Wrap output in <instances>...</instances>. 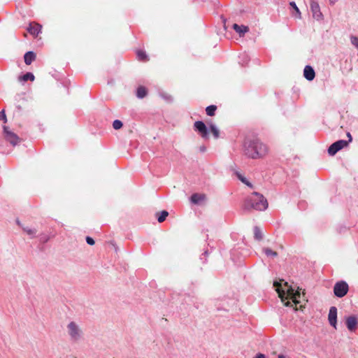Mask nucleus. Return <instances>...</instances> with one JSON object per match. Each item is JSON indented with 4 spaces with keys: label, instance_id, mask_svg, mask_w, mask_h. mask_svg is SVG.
I'll list each match as a JSON object with an SVG mask.
<instances>
[{
    "label": "nucleus",
    "instance_id": "f257e3e1",
    "mask_svg": "<svg viewBox=\"0 0 358 358\" xmlns=\"http://www.w3.org/2000/svg\"><path fill=\"white\" fill-rule=\"evenodd\" d=\"M268 152V148L259 138H246L243 143V153L251 159L264 157Z\"/></svg>",
    "mask_w": 358,
    "mask_h": 358
},
{
    "label": "nucleus",
    "instance_id": "f03ea898",
    "mask_svg": "<svg viewBox=\"0 0 358 358\" xmlns=\"http://www.w3.org/2000/svg\"><path fill=\"white\" fill-rule=\"evenodd\" d=\"M284 286L286 287V290L282 288L281 282L278 281H275L273 282V287L282 301H285V299H292V302L295 304L299 303V299L301 297V293L299 287L296 289L295 287L289 285L287 282H284Z\"/></svg>",
    "mask_w": 358,
    "mask_h": 358
},
{
    "label": "nucleus",
    "instance_id": "7ed1b4c3",
    "mask_svg": "<svg viewBox=\"0 0 358 358\" xmlns=\"http://www.w3.org/2000/svg\"><path fill=\"white\" fill-rule=\"evenodd\" d=\"M267 208V200L262 194L257 192H254L252 196L247 199L243 205V208L245 210H250V209L264 210Z\"/></svg>",
    "mask_w": 358,
    "mask_h": 358
},
{
    "label": "nucleus",
    "instance_id": "20e7f679",
    "mask_svg": "<svg viewBox=\"0 0 358 358\" xmlns=\"http://www.w3.org/2000/svg\"><path fill=\"white\" fill-rule=\"evenodd\" d=\"M67 334L72 342L77 343L83 338V331L81 327L75 322H69L66 326Z\"/></svg>",
    "mask_w": 358,
    "mask_h": 358
},
{
    "label": "nucleus",
    "instance_id": "39448f33",
    "mask_svg": "<svg viewBox=\"0 0 358 358\" xmlns=\"http://www.w3.org/2000/svg\"><path fill=\"white\" fill-rule=\"evenodd\" d=\"M349 287L346 282L339 281L334 287V293L336 296L342 298L345 296L348 292Z\"/></svg>",
    "mask_w": 358,
    "mask_h": 358
},
{
    "label": "nucleus",
    "instance_id": "423d86ee",
    "mask_svg": "<svg viewBox=\"0 0 358 358\" xmlns=\"http://www.w3.org/2000/svg\"><path fill=\"white\" fill-rule=\"evenodd\" d=\"M348 145L345 140H338L333 143L328 148V153L331 156L335 155L339 150Z\"/></svg>",
    "mask_w": 358,
    "mask_h": 358
},
{
    "label": "nucleus",
    "instance_id": "0eeeda50",
    "mask_svg": "<svg viewBox=\"0 0 358 358\" xmlns=\"http://www.w3.org/2000/svg\"><path fill=\"white\" fill-rule=\"evenodd\" d=\"M195 131L198 132L201 138L208 139L209 137L208 129L203 121H196L194 124Z\"/></svg>",
    "mask_w": 358,
    "mask_h": 358
},
{
    "label": "nucleus",
    "instance_id": "6e6552de",
    "mask_svg": "<svg viewBox=\"0 0 358 358\" xmlns=\"http://www.w3.org/2000/svg\"><path fill=\"white\" fill-rule=\"evenodd\" d=\"M310 10L313 13V17L317 20H322L323 19V15L320 10V7L319 3L315 0L310 1Z\"/></svg>",
    "mask_w": 358,
    "mask_h": 358
},
{
    "label": "nucleus",
    "instance_id": "1a4fd4ad",
    "mask_svg": "<svg viewBox=\"0 0 358 358\" xmlns=\"http://www.w3.org/2000/svg\"><path fill=\"white\" fill-rule=\"evenodd\" d=\"M328 320L329 324L336 328L337 324V308L335 306H331L329 309Z\"/></svg>",
    "mask_w": 358,
    "mask_h": 358
},
{
    "label": "nucleus",
    "instance_id": "9d476101",
    "mask_svg": "<svg viewBox=\"0 0 358 358\" xmlns=\"http://www.w3.org/2000/svg\"><path fill=\"white\" fill-rule=\"evenodd\" d=\"M346 326L349 331H354L357 325V318L355 315L349 316L346 318Z\"/></svg>",
    "mask_w": 358,
    "mask_h": 358
},
{
    "label": "nucleus",
    "instance_id": "9b49d317",
    "mask_svg": "<svg viewBox=\"0 0 358 358\" xmlns=\"http://www.w3.org/2000/svg\"><path fill=\"white\" fill-rule=\"evenodd\" d=\"M303 76L307 80L312 81L315 76V70L312 66L307 65L304 68Z\"/></svg>",
    "mask_w": 358,
    "mask_h": 358
},
{
    "label": "nucleus",
    "instance_id": "f8f14e48",
    "mask_svg": "<svg viewBox=\"0 0 358 358\" xmlns=\"http://www.w3.org/2000/svg\"><path fill=\"white\" fill-rule=\"evenodd\" d=\"M5 138L13 145H16L20 142V138L13 132H9Z\"/></svg>",
    "mask_w": 358,
    "mask_h": 358
},
{
    "label": "nucleus",
    "instance_id": "ddd939ff",
    "mask_svg": "<svg viewBox=\"0 0 358 358\" xmlns=\"http://www.w3.org/2000/svg\"><path fill=\"white\" fill-rule=\"evenodd\" d=\"M36 54L32 51L26 52L24 55V63L30 65L36 59Z\"/></svg>",
    "mask_w": 358,
    "mask_h": 358
},
{
    "label": "nucleus",
    "instance_id": "4468645a",
    "mask_svg": "<svg viewBox=\"0 0 358 358\" xmlns=\"http://www.w3.org/2000/svg\"><path fill=\"white\" fill-rule=\"evenodd\" d=\"M232 27L233 29L236 31V32L239 34L240 36H243L245 33H247L249 31V28L247 26H240L237 24H234Z\"/></svg>",
    "mask_w": 358,
    "mask_h": 358
},
{
    "label": "nucleus",
    "instance_id": "2eb2a0df",
    "mask_svg": "<svg viewBox=\"0 0 358 358\" xmlns=\"http://www.w3.org/2000/svg\"><path fill=\"white\" fill-rule=\"evenodd\" d=\"M41 27H42L38 24H35L34 25H32L31 24H30L29 27L27 29V31L31 35L36 36L41 32Z\"/></svg>",
    "mask_w": 358,
    "mask_h": 358
},
{
    "label": "nucleus",
    "instance_id": "dca6fc26",
    "mask_svg": "<svg viewBox=\"0 0 358 358\" xmlns=\"http://www.w3.org/2000/svg\"><path fill=\"white\" fill-rule=\"evenodd\" d=\"M206 199L205 194H193L190 197V201L194 204H199L201 201H203Z\"/></svg>",
    "mask_w": 358,
    "mask_h": 358
},
{
    "label": "nucleus",
    "instance_id": "f3484780",
    "mask_svg": "<svg viewBox=\"0 0 358 358\" xmlns=\"http://www.w3.org/2000/svg\"><path fill=\"white\" fill-rule=\"evenodd\" d=\"M148 94L147 89L143 86H140L137 88L136 96L139 99L144 98Z\"/></svg>",
    "mask_w": 358,
    "mask_h": 358
},
{
    "label": "nucleus",
    "instance_id": "a211bd4d",
    "mask_svg": "<svg viewBox=\"0 0 358 358\" xmlns=\"http://www.w3.org/2000/svg\"><path fill=\"white\" fill-rule=\"evenodd\" d=\"M209 128L210 131L213 134V137L217 139L220 137V131L217 129V127L215 126V124L210 123L209 124Z\"/></svg>",
    "mask_w": 358,
    "mask_h": 358
},
{
    "label": "nucleus",
    "instance_id": "6ab92c4d",
    "mask_svg": "<svg viewBox=\"0 0 358 358\" xmlns=\"http://www.w3.org/2000/svg\"><path fill=\"white\" fill-rule=\"evenodd\" d=\"M254 238L257 241H261L263 238V234L258 227H254Z\"/></svg>",
    "mask_w": 358,
    "mask_h": 358
},
{
    "label": "nucleus",
    "instance_id": "aec40b11",
    "mask_svg": "<svg viewBox=\"0 0 358 358\" xmlns=\"http://www.w3.org/2000/svg\"><path fill=\"white\" fill-rule=\"evenodd\" d=\"M34 79H35V77H34V74L31 72H27L25 74H24L22 76L20 77V80L24 81V82H26L27 80L34 81Z\"/></svg>",
    "mask_w": 358,
    "mask_h": 358
},
{
    "label": "nucleus",
    "instance_id": "412c9836",
    "mask_svg": "<svg viewBox=\"0 0 358 358\" xmlns=\"http://www.w3.org/2000/svg\"><path fill=\"white\" fill-rule=\"evenodd\" d=\"M156 215H157V221L159 222H164L166 217L169 215V213L166 210H162L161 213H157Z\"/></svg>",
    "mask_w": 358,
    "mask_h": 358
},
{
    "label": "nucleus",
    "instance_id": "4be33fe9",
    "mask_svg": "<svg viewBox=\"0 0 358 358\" xmlns=\"http://www.w3.org/2000/svg\"><path fill=\"white\" fill-rule=\"evenodd\" d=\"M217 109V106L215 105H210L206 107V112L208 116L215 115V110Z\"/></svg>",
    "mask_w": 358,
    "mask_h": 358
},
{
    "label": "nucleus",
    "instance_id": "5701e85b",
    "mask_svg": "<svg viewBox=\"0 0 358 358\" xmlns=\"http://www.w3.org/2000/svg\"><path fill=\"white\" fill-rule=\"evenodd\" d=\"M239 59H240L239 63L242 66H244V65L247 64L248 62L249 61L248 55L247 54H245V53L241 54L239 56Z\"/></svg>",
    "mask_w": 358,
    "mask_h": 358
},
{
    "label": "nucleus",
    "instance_id": "b1692460",
    "mask_svg": "<svg viewBox=\"0 0 358 358\" xmlns=\"http://www.w3.org/2000/svg\"><path fill=\"white\" fill-rule=\"evenodd\" d=\"M24 231H25L31 238L36 236V230L35 229H29V227H22Z\"/></svg>",
    "mask_w": 358,
    "mask_h": 358
},
{
    "label": "nucleus",
    "instance_id": "393cba45",
    "mask_svg": "<svg viewBox=\"0 0 358 358\" xmlns=\"http://www.w3.org/2000/svg\"><path fill=\"white\" fill-rule=\"evenodd\" d=\"M264 252L268 257L271 256L275 257L278 256V253L276 252L273 251L271 249L268 248H264Z\"/></svg>",
    "mask_w": 358,
    "mask_h": 358
},
{
    "label": "nucleus",
    "instance_id": "a878e982",
    "mask_svg": "<svg viewBox=\"0 0 358 358\" xmlns=\"http://www.w3.org/2000/svg\"><path fill=\"white\" fill-rule=\"evenodd\" d=\"M137 57L138 60L140 61H145L147 59L146 53L142 50L137 51Z\"/></svg>",
    "mask_w": 358,
    "mask_h": 358
},
{
    "label": "nucleus",
    "instance_id": "bb28decb",
    "mask_svg": "<svg viewBox=\"0 0 358 358\" xmlns=\"http://www.w3.org/2000/svg\"><path fill=\"white\" fill-rule=\"evenodd\" d=\"M237 176H238V179L242 182H243L244 184H245L246 185H248V186H249L250 187H252V184L244 176H243L241 174L237 173Z\"/></svg>",
    "mask_w": 358,
    "mask_h": 358
},
{
    "label": "nucleus",
    "instance_id": "cd10ccee",
    "mask_svg": "<svg viewBox=\"0 0 358 358\" xmlns=\"http://www.w3.org/2000/svg\"><path fill=\"white\" fill-rule=\"evenodd\" d=\"M123 126V124L122 122L119 120H115V121H113V127L115 129V130H117V129H120Z\"/></svg>",
    "mask_w": 358,
    "mask_h": 358
},
{
    "label": "nucleus",
    "instance_id": "c85d7f7f",
    "mask_svg": "<svg viewBox=\"0 0 358 358\" xmlns=\"http://www.w3.org/2000/svg\"><path fill=\"white\" fill-rule=\"evenodd\" d=\"M289 5L291 7L293 8V9H294L296 10V12L297 13V17L301 18V12L299 10V8L297 7L296 3L294 1H291L289 3Z\"/></svg>",
    "mask_w": 358,
    "mask_h": 358
},
{
    "label": "nucleus",
    "instance_id": "c756f323",
    "mask_svg": "<svg viewBox=\"0 0 358 358\" xmlns=\"http://www.w3.org/2000/svg\"><path fill=\"white\" fill-rule=\"evenodd\" d=\"M350 41H351V43L356 48H358V37L357 36H350Z\"/></svg>",
    "mask_w": 358,
    "mask_h": 358
},
{
    "label": "nucleus",
    "instance_id": "7c9ffc66",
    "mask_svg": "<svg viewBox=\"0 0 358 358\" xmlns=\"http://www.w3.org/2000/svg\"><path fill=\"white\" fill-rule=\"evenodd\" d=\"M0 120L3 121L4 123L7 122V118L4 110L0 111Z\"/></svg>",
    "mask_w": 358,
    "mask_h": 358
},
{
    "label": "nucleus",
    "instance_id": "2f4dec72",
    "mask_svg": "<svg viewBox=\"0 0 358 358\" xmlns=\"http://www.w3.org/2000/svg\"><path fill=\"white\" fill-rule=\"evenodd\" d=\"M86 242H87V244H89L90 245H93L95 243L94 240L92 237H90V236H87L86 237Z\"/></svg>",
    "mask_w": 358,
    "mask_h": 358
},
{
    "label": "nucleus",
    "instance_id": "473e14b6",
    "mask_svg": "<svg viewBox=\"0 0 358 358\" xmlns=\"http://www.w3.org/2000/svg\"><path fill=\"white\" fill-rule=\"evenodd\" d=\"M161 96L165 100L168 101H172V97L170 96V95H168L166 94H164V93H162L161 94Z\"/></svg>",
    "mask_w": 358,
    "mask_h": 358
},
{
    "label": "nucleus",
    "instance_id": "72a5a7b5",
    "mask_svg": "<svg viewBox=\"0 0 358 358\" xmlns=\"http://www.w3.org/2000/svg\"><path fill=\"white\" fill-rule=\"evenodd\" d=\"M3 131H4V134H5V136L9 133V132H12L11 131H10L8 129V127H6V126H3Z\"/></svg>",
    "mask_w": 358,
    "mask_h": 358
},
{
    "label": "nucleus",
    "instance_id": "f704fd0d",
    "mask_svg": "<svg viewBox=\"0 0 358 358\" xmlns=\"http://www.w3.org/2000/svg\"><path fill=\"white\" fill-rule=\"evenodd\" d=\"M255 358H266V357L264 354L259 353L256 355Z\"/></svg>",
    "mask_w": 358,
    "mask_h": 358
},
{
    "label": "nucleus",
    "instance_id": "c9c22d12",
    "mask_svg": "<svg viewBox=\"0 0 358 358\" xmlns=\"http://www.w3.org/2000/svg\"><path fill=\"white\" fill-rule=\"evenodd\" d=\"M199 150H200V152H206V148L205 146H203H203H201V147L199 148Z\"/></svg>",
    "mask_w": 358,
    "mask_h": 358
},
{
    "label": "nucleus",
    "instance_id": "e433bc0d",
    "mask_svg": "<svg viewBox=\"0 0 358 358\" xmlns=\"http://www.w3.org/2000/svg\"><path fill=\"white\" fill-rule=\"evenodd\" d=\"M285 305L286 306H292V303L289 301H287V302L285 303Z\"/></svg>",
    "mask_w": 358,
    "mask_h": 358
},
{
    "label": "nucleus",
    "instance_id": "4c0bfd02",
    "mask_svg": "<svg viewBox=\"0 0 358 358\" xmlns=\"http://www.w3.org/2000/svg\"><path fill=\"white\" fill-rule=\"evenodd\" d=\"M338 0H329L330 4L334 5L336 2H337Z\"/></svg>",
    "mask_w": 358,
    "mask_h": 358
},
{
    "label": "nucleus",
    "instance_id": "58836bf2",
    "mask_svg": "<svg viewBox=\"0 0 358 358\" xmlns=\"http://www.w3.org/2000/svg\"><path fill=\"white\" fill-rule=\"evenodd\" d=\"M347 136L349 138V141L348 142L352 141V136H351V135H350V134L349 132L347 134Z\"/></svg>",
    "mask_w": 358,
    "mask_h": 358
},
{
    "label": "nucleus",
    "instance_id": "ea45409f",
    "mask_svg": "<svg viewBox=\"0 0 358 358\" xmlns=\"http://www.w3.org/2000/svg\"><path fill=\"white\" fill-rule=\"evenodd\" d=\"M278 358H286L285 355H279Z\"/></svg>",
    "mask_w": 358,
    "mask_h": 358
},
{
    "label": "nucleus",
    "instance_id": "a19ab883",
    "mask_svg": "<svg viewBox=\"0 0 358 358\" xmlns=\"http://www.w3.org/2000/svg\"><path fill=\"white\" fill-rule=\"evenodd\" d=\"M17 224L20 226V222L18 220H17Z\"/></svg>",
    "mask_w": 358,
    "mask_h": 358
},
{
    "label": "nucleus",
    "instance_id": "79ce46f5",
    "mask_svg": "<svg viewBox=\"0 0 358 358\" xmlns=\"http://www.w3.org/2000/svg\"><path fill=\"white\" fill-rule=\"evenodd\" d=\"M203 255H208V251H205V252L203 253Z\"/></svg>",
    "mask_w": 358,
    "mask_h": 358
},
{
    "label": "nucleus",
    "instance_id": "37998d69",
    "mask_svg": "<svg viewBox=\"0 0 358 358\" xmlns=\"http://www.w3.org/2000/svg\"><path fill=\"white\" fill-rule=\"evenodd\" d=\"M357 49H358V47H357Z\"/></svg>",
    "mask_w": 358,
    "mask_h": 358
}]
</instances>
